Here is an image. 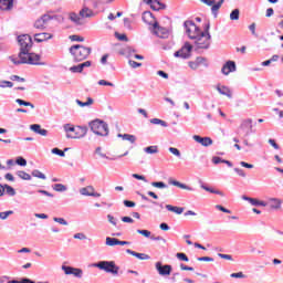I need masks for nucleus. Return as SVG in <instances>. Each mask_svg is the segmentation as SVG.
<instances>
[{
	"instance_id": "1",
	"label": "nucleus",
	"mask_w": 283,
	"mask_h": 283,
	"mask_svg": "<svg viewBox=\"0 0 283 283\" xmlns=\"http://www.w3.org/2000/svg\"><path fill=\"white\" fill-rule=\"evenodd\" d=\"M18 43L20 45V53L19 59H15L14 56H10V61L13 62V65H41L39 61H41V56L36 53H30V50H32V36L30 34H22L18 36Z\"/></svg>"
},
{
	"instance_id": "2",
	"label": "nucleus",
	"mask_w": 283,
	"mask_h": 283,
	"mask_svg": "<svg viewBox=\"0 0 283 283\" xmlns=\"http://www.w3.org/2000/svg\"><path fill=\"white\" fill-rule=\"evenodd\" d=\"M70 54H72L76 63H81V61H85L92 54V48L75 44L70 48Z\"/></svg>"
},
{
	"instance_id": "3",
	"label": "nucleus",
	"mask_w": 283,
	"mask_h": 283,
	"mask_svg": "<svg viewBox=\"0 0 283 283\" xmlns=\"http://www.w3.org/2000/svg\"><path fill=\"white\" fill-rule=\"evenodd\" d=\"M91 132L96 136H109V126L101 119H94L90 124Z\"/></svg>"
},
{
	"instance_id": "4",
	"label": "nucleus",
	"mask_w": 283,
	"mask_h": 283,
	"mask_svg": "<svg viewBox=\"0 0 283 283\" xmlns=\"http://www.w3.org/2000/svg\"><path fill=\"white\" fill-rule=\"evenodd\" d=\"M92 266L105 271L106 273H112V275H118V271H120V268H118L114 261H99L93 263Z\"/></svg>"
},
{
	"instance_id": "5",
	"label": "nucleus",
	"mask_w": 283,
	"mask_h": 283,
	"mask_svg": "<svg viewBox=\"0 0 283 283\" xmlns=\"http://www.w3.org/2000/svg\"><path fill=\"white\" fill-rule=\"evenodd\" d=\"M192 41H195V45L198 50H209L211 45V34L205 35V33H199Z\"/></svg>"
},
{
	"instance_id": "6",
	"label": "nucleus",
	"mask_w": 283,
	"mask_h": 283,
	"mask_svg": "<svg viewBox=\"0 0 283 283\" xmlns=\"http://www.w3.org/2000/svg\"><path fill=\"white\" fill-rule=\"evenodd\" d=\"M237 134H239V136L243 135L245 138L247 136H251V134H253V119H243Z\"/></svg>"
},
{
	"instance_id": "7",
	"label": "nucleus",
	"mask_w": 283,
	"mask_h": 283,
	"mask_svg": "<svg viewBox=\"0 0 283 283\" xmlns=\"http://www.w3.org/2000/svg\"><path fill=\"white\" fill-rule=\"evenodd\" d=\"M184 27H185V30H186V34L191 40L196 39V36L200 33V29L198 28V25H196V22H193L191 20H187L184 23Z\"/></svg>"
},
{
	"instance_id": "8",
	"label": "nucleus",
	"mask_w": 283,
	"mask_h": 283,
	"mask_svg": "<svg viewBox=\"0 0 283 283\" xmlns=\"http://www.w3.org/2000/svg\"><path fill=\"white\" fill-rule=\"evenodd\" d=\"M192 50L193 46L189 42H186L179 51L174 53V56L176 59H190Z\"/></svg>"
},
{
	"instance_id": "9",
	"label": "nucleus",
	"mask_w": 283,
	"mask_h": 283,
	"mask_svg": "<svg viewBox=\"0 0 283 283\" xmlns=\"http://www.w3.org/2000/svg\"><path fill=\"white\" fill-rule=\"evenodd\" d=\"M153 30L154 34H156V36H158L159 39H169V35L171 34L169 29L159 27L158 22H154Z\"/></svg>"
},
{
	"instance_id": "10",
	"label": "nucleus",
	"mask_w": 283,
	"mask_h": 283,
	"mask_svg": "<svg viewBox=\"0 0 283 283\" xmlns=\"http://www.w3.org/2000/svg\"><path fill=\"white\" fill-rule=\"evenodd\" d=\"M155 269L158 272L159 275L165 276V275H171V271H174V268L169 264H163L161 262H157L155 264Z\"/></svg>"
},
{
	"instance_id": "11",
	"label": "nucleus",
	"mask_w": 283,
	"mask_h": 283,
	"mask_svg": "<svg viewBox=\"0 0 283 283\" xmlns=\"http://www.w3.org/2000/svg\"><path fill=\"white\" fill-rule=\"evenodd\" d=\"M143 1L144 3L149 6L151 10H154L155 12L167 9V4L163 3L160 0H143Z\"/></svg>"
},
{
	"instance_id": "12",
	"label": "nucleus",
	"mask_w": 283,
	"mask_h": 283,
	"mask_svg": "<svg viewBox=\"0 0 283 283\" xmlns=\"http://www.w3.org/2000/svg\"><path fill=\"white\" fill-rule=\"evenodd\" d=\"M81 196H90L92 198H101V193L96 192V189H94V186H86L84 188L80 189Z\"/></svg>"
},
{
	"instance_id": "13",
	"label": "nucleus",
	"mask_w": 283,
	"mask_h": 283,
	"mask_svg": "<svg viewBox=\"0 0 283 283\" xmlns=\"http://www.w3.org/2000/svg\"><path fill=\"white\" fill-rule=\"evenodd\" d=\"M85 136H87V126H76L75 135L67 134L66 138H85Z\"/></svg>"
},
{
	"instance_id": "14",
	"label": "nucleus",
	"mask_w": 283,
	"mask_h": 283,
	"mask_svg": "<svg viewBox=\"0 0 283 283\" xmlns=\"http://www.w3.org/2000/svg\"><path fill=\"white\" fill-rule=\"evenodd\" d=\"M192 138L196 143L202 145V147H211V145H213V139H211L210 137H201L200 135H193Z\"/></svg>"
},
{
	"instance_id": "15",
	"label": "nucleus",
	"mask_w": 283,
	"mask_h": 283,
	"mask_svg": "<svg viewBox=\"0 0 283 283\" xmlns=\"http://www.w3.org/2000/svg\"><path fill=\"white\" fill-rule=\"evenodd\" d=\"M92 66V61H86L84 63H81L78 65H74L70 67V72L73 74H81L85 67H91Z\"/></svg>"
},
{
	"instance_id": "16",
	"label": "nucleus",
	"mask_w": 283,
	"mask_h": 283,
	"mask_svg": "<svg viewBox=\"0 0 283 283\" xmlns=\"http://www.w3.org/2000/svg\"><path fill=\"white\" fill-rule=\"evenodd\" d=\"M235 70H237L235 63L233 61H228L222 66L221 72L222 74H224V76H229V74H231V72H235Z\"/></svg>"
},
{
	"instance_id": "17",
	"label": "nucleus",
	"mask_w": 283,
	"mask_h": 283,
	"mask_svg": "<svg viewBox=\"0 0 283 283\" xmlns=\"http://www.w3.org/2000/svg\"><path fill=\"white\" fill-rule=\"evenodd\" d=\"M217 92L221 94V96H227L228 98H233V94L231 93V88L229 86H216Z\"/></svg>"
},
{
	"instance_id": "18",
	"label": "nucleus",
	"mask_w": 283,
	"mask_h": 283,
	"mask_svg": "<svg viewBox=\"0 0 283 283\" xmlns=\"http://www.w3.org/2000/svg\"><path fill=\"white\" fill-rule=\"evenodd\" d=\"M169 185L178 187L179 189H185L186 191H196V189H193L191 186H187L186 184H182L178 180L170 179Z\"/></svg>"
},
{
	"instance_id": "19",
	"label": "nucleus",
	"mask_w": 283,
	"mask_h": 283,
	"mask_svg": "<svg viewBox=\"0 0 283 283\" xmlns=\"http://www.w3.org/2000/svg\"><path fill=\"white\" fill-rule=\"evenodd\" d=\"M35 43H43V41H50L52 39V34L50 33H35L34 35Z\"/></svg>"
},
{
	"instance_id": "20",
	"label": "nucleus",
	"mask_w": 283,
	"mask_h": 283,
	"mask_svg": "<svg viewBox=\"0 0 283 283\" xmlns=\"http://www.w3.org/2000/svg\"><path fill=\"white\" fill-rule=\"evenodd\" d=\"M31 132H34V134H39L40 136H48V129L41 128V125L39 124H32L30 126Z\"/></svg>"
},
{
	"instance_id": "21",
	"label": "nucleus",
	"mask_w": 283,
	"mask_h": 283,
	"mask_svg": "<svg viewBox=\"0 0 283 283\" xmlns=\"http://www.w3.org/2000/svg\"><path fill=\"white\" fill-rule=\"evenodd\" d=\"M126 253H128V255H133L134 258H137V260H149L150 259L149 254L138 253V252H136L134 250H129V249L126 250Z\"/></svg>"
},
{
	"instance_id": "22",
	"label": "nucleus",
	"mask_w": 283,
	"mask_h": 283,
	"mask_svg": "<svg viewBox=\"0 0 283 283\" xmlns=\"http://www.w3.org/2000/svg\"><path fill=\"white\" fill-rule=\"evenodd\" d=\"M199 185H200L201 189H203L205 191H208L209 193H216L217 196L224 197V192H222L220 190H216L213 188H209V186H206L205 182H202V180L199 181Z\"/></svg>"
},
{
	"instance_id": "23",
	"label": "nucleus",
	"mask_w": 283,
	"mask_h": 283,
	"mask_svg": "<svg viewBox=\"0 0 283 283\" xmlns=\"http://www.w3.org/2000/svg\"><path fill=\"white\" fill-rule=\"evenodd\" d=\"M144 23H148V25H151L153 21H156V18H154V13L151 11H145L142 17Z\"/></svg>"
},
{
	"instance_id": "24",
	"label": "nucleus",
	"mask_w": 283,
	"mask_h": 283,
	"mask_svg": "<svg viewBox=\"0 0 283 283\" xmlns=\"http://www.w3.org/2000/svg\"><path fill=\"white\" fill-rule=\"evenodd\" d=\"M14 0H0V10H12Z\"/></svg>"
},
{
	"instance_id": "25",
	"label": "nucleus",
	"mask_w": 283,
	"mask_h": 283,
	"mask_svg": "<svg viewBox=\"0 0 283 283\" xmlns=\"http://www.w3.org/2000/svg\"><path fill=\"white\" fill-rule=\"evenodd\" d=\"M80 17L83 19H91V17H94V11H92V9L84 7L81 11H80Z\"/></svg>"
},
{
	"instance_id": "26",
	"label": "nucleus",
	"mask_w": 283,
	"mask_h": 283,
	"mask_svg": "<svg viewBox=\"0 0 283 283\" xmlns=\"http://www.w3.org/2000/svg\"><path fill=\"white\" fill-rule=\"evenodd\" d=\"M70 21H72V23H75V25H83V18L81 17V14H76L74 12L70 13L69 17Z\"/></svg>"
},
{
	"instance_id": "27",
	"label": "nucleus",
	"mask_w": 283,
	"mask_h": 283,
	"mask_svg": "<svg viewBox=\"0 0 283 283\" xmlns=\"http://www.w3.org/2000/svg\"><path fill=\"white\" fill-rule=\"evenodd\" d=\"M223 3H224V0H219L217 3L211 6V12H212V17H214V19H218V10H220V8H222Z\"/></svg>"
},
{
	"instance_id": "28",
	"label": "nucleus",
	"mask_w": 283,
	"mask_h": 283,
	"mask_svg": "<svg viewBox=\"0 0 283 283\" xmlns=\"http://www.w3.org/2000/svg\"><path fill=\"white\" fill-rule=\"evenodd\" d=\"M166 209H167V211H171L172 213H177V216L182 214L184 211H185V208L176 207V206H171V205H166Z\"/></svg>"
},
{
	"instance_id": "29",
	"label": "nucleus",
	"mask_w": 283,
	"mask_h": 283,
	"mask_svg": "<svg viewBox=\"0 0 283 283\" xmlns=\"http://www.w3.org/2000/svg\"><path fill=\"white\" fill-rule=\"evenodd\" d=\"M118 138H122V140H128L132 145L136 143V136L135 135H129V134H118Z\"/></svg>"
},
{
	"instance_id": "30",
	"label": "nucleus",
	"mask_w": 283,
	"mask_h": 283,
	"mask_svg": "<svg viewBox=\"0 0 283 283\" xmlns=\"http://www.w3.org/2000/svg\"><path fill=\"white\" fill-rule=\"evenodd\" d=\"M270 207L272 209H281L282 208V200L277 198L270 199Z\"/></svg>"
},
{
	"instance_id": "31",
	"label": "nucleus",
	"mask_w": 283,
	"mask_h": 283,
	"mask_svg": "<svg viewBox=\"0 0 283 283\" xmlns=\"http://www.w3.org/2000/svg\"><path fill=\"white\" fill-rule=\"evenodd\" d=\"M75 103L80 107H90V105H94V99L92 97H87L86 102H81V99H76Z\"/></svg>"
},
{
	"instance_id": "32",
	"label": "nucleus",
	"mask_w": 283,
	"mask_h": 283,
	"mask_svg": "<svg viewBox=\"0 0 283 283\" xmlns=\"http://www.w3.org/2000/svg\"><path fill=\"white\" fill-rule=\"evenodd\" d=\"M31 176H33V178H39L40 180H46L48 179L45 174L41 172L39 169L32 170Z\"/></svg>"
},
{
	"instance_id": "33",
	"label": "nucleus",
	"mask_w": 283,
	"mask_h": 283,
	"mask_svg": "<svg viewBox=\"0 0 283 283\" xmlns=\"http://www.w3.org/2000/svg\"><path fill=\"white\" fill-rule=\"evenodd\" d=\"M4 192H6L7 196H11V197L17 196V190H14L12 188V186H10L8 184H4Z\"/></svg>"
},
{
	"instance_id": "34",
	"label": "nucleus",
	"mask_w": 283,
	"mask_h": 283,
	"mask_svg": "<svg viewBox=\"0 0 283 283\" xmlns=\"http://www.w3.org/2000/svg\"><path fill=\"white\" fill-rule=\"evenodd\" d=\"M145 154L153 156L154 154H158V146H148L144 148Z\"/></svg>"
},
{
	"instance_id": "35",
	"label": "nucleus",
	"mask_w": 283,
	"mask_h": 283,
	"mask_svg": "<svg viewBox=\"0 0 283 283\" xmlns=\"http://www.w3.org/2000/svg\"><path fill=\"white\" fill-rule=\"evenodd\" d=\"M117 245H118L117 238H112V237L106 238V247H117Z\"/></svg>"
},
{
	"instance_id": "36",
	"label": "nucleus",
	"mask_w": 283,
	"mask_h": 283,
	"mask_svg": "<svg viewBox=\"0 0 283 283\" xmlns=\"http://www.w3.org/2000/svg\"><path fill=\"white\" fill-rule=\"evenodd\" d=\"M17 176L21 178V180H32V176H30V174L23 171V170H19L17 172Z\"/></svg>"
},
{
	"instance_id": "37",
	"label": "nucleus",
	"mask_w": 283,
	"mask_h": 283,
	"mask_svg": "<svg viewBox=\"0 0 283 283\" xmlns=\"http://www.w3.org/2000/svg\"><path fill=\"white\" fill-rule=\"evenodd\" d=\"M53 190L63 193V191H67V186L63 184H55L53 185Z\"/></svg>"
},
{
	"instance_id": "38",
	"label": "nucleus",
	"mask_w": 283,
	"mask_h": 283,
	"mask_svg": "<svg viewBox=\"0 0 283 283\" xmlns=\"http://www.w3.org/2000/svg\"><path fill=\"white\" fill-rule=\"evenodd\" d=\"M240 19V9H234L230 13V21H238Z\"/></svg>"
},
{
	"instance_id": "39",
	"label": "nucleus",
	"mask_w": 283,
	"mask_h": 283,
	"mask_svg": "<svg viewBox=\"0 0 283 283\" xmlns=\"http://www.w3.org/2000/svg\"><path fill=\"white\" fill-rule=\"evenodd\" d=\"M15 103H18V105H23L24 107H31V109H34V104L23 101L21 98H17Z\"/></svg>"
},
{
	"instance_id": "40",
	"label": "nucleus",
	"mask_w": 283,
	"mask_h": 283,
	"mask_svg": "<svg viewBox=\"0 0 283 283\" xmlns=\"http://www.w3.org/2000/svg\"><path fill=\"white\" fill-rule=\"evenodd\" d=\"M33 27L35 30H45V24L41 18L34 22Z\"/></svg>"
},
{
	"instance_id": "41",
	"label": "nucleus",
	"mask_w": 283,
	"mask_h": 283,
	"mask_svg": "<svg viewBox=\"0 0 283 283\" xmlns=\"http://www.w3.org/2000/svg\"><path fill=\"white\" fill-rule=\"evenodd\" d=\"M151 125H161V127H168L167 122L159 119V118H151Z\"/></svg>"
},
{
	"instance_id": "42",
	"label": "nucleus",
	"mask_w": 283,
	"mask_h": 283,
	"mask_svg": "<svg viewBox=\"0 0 283 283\" xmlns=\"http://www.w3.org/2000/svg\"><path fill=\"white\" fill-rule=\"evenodd\" d=\"M151 187H156L157 189H167V184L164 181H153Z\"/></svg>"
},
{
	"instance_id": "43",
	"label": "nucleus",
	"mask_w": 283,
	"mask_h": 283,
	"mask_svg": "<svg viewBox=\"0 0 283 283\" xmlns=\"http://www.w3.org/2000/svg\"><path fill=\"white\" fill-rule=\"evenodd\" d=\"M195 62L199 66L205 65V67H209V64L207 63V59H205L202 56H198Z\"/></svg>"
},
{
	"instance_id": "44",
	"label": "nucleus",
	"mask_w": 283,
	"mask_h": 283,
	"mask_svg": "<svg viewBox=\"0 0 283 283\" xmlns=\"http://www.w3.org/2000/svg\"><path fill=\"white\" fill-rule=\"evenodd\" d=\"M7 283H36V282H34L33 280H30L28 277H22L20 281L11 280V281H8Z\"/></svg>"
},
{
	"instance_id": "45",
	"label": "nucleus",
	"mask_w": 283,
	"mask_h": 283,
	"mask_svg": "<svg viewBox=\"0 0 283 283\" xmlns=\"http://www.w3.org/2000/svg\"><path fill=\"white\" fill-rule=\"evenodd\" d=\"M95 154H97V156H101V158H106V160H116V158H109L107 155L103 154L101 147H97L95 149Z\"/></svg>"
},
{
	"instance_id": "46",
	"label": "nucleus",
	"mask_w": 283,
	"mask_h": 283,
	"mask_svg": "<svg viewBox=\"0 0 283 283\" xmlns=\"http://www.w3.org/2000/svg\"><path fill=\"white\" fill-rule=\"evenodd\" d=\"M72 275H74V277H77L78 280H81V277H83V270L80 268H74Z\"/></svg>"
},
{
	"instance_id": "47",
	"label": "nucleus",
	"mask_w": 283,
	"mask_h": 283,
	"mask_svg": "<svg viewBox=\"0 0 283 283\" xmlns=\"http://www.w3.org/2000/svg\"><path fill=\"white\" fill-rule=\"evenodd\" d=\"M13 213L14 211L12 210L0 212V220H6L7 218H10V216H12Z\"/></svg>"
},
{
	"instance_id": "48",
	"label": "nucleus",
	"mask_w": 283,
	"mask_h": 283,
	"mask_svg": "<svg viewBox=\"0 0 283 283\" xmlns=\"http://www.w3.org/2000/svg\"><path fill=\"white\" fill-rule=\"evenodd\" d=\"M62 271H64L65 275H72L74 273V268L70 265H62Z\"/></svg>"
},
{
	"instance_id": "49",
	"label": "nucleus",
	"mask_w": 283,
	"mask_h": 283,
	"mask_svg": "<svg viewBox=\"0 0 283 283\" xmlns=\"http://www.w3.org/2000/svg\"><path fill=\"white\" fill-rule=\"evenodd\" d=\"M51 154H54L55 156H60L61 158H65V151H63L59 148H53L51 150Z\"/></svg>"
},
{
	"instance_id": "50",
	"label": "nucleus",
	"mask_w": 283,
	"mask_h": 283,
	"mask_svg": "<svg viewBox=\"0 0 283 283\" xmlns=\"http://www.w3.org/2000/svg\"><path fill=\"white\" fill-rule=\"evenodd\" d=\"M176 258H178L181 262H189V256L182 252H178L176 254Z\"/></svg>"
},
{
	"instance_id": "51",
	"label": "nucleus",
	"mask_w": 283,
	"mask_h": 283,
	"mask_svg": "<svg viewBox=\"0 0 283 283\" xmlns=\"http://www.w3.org/2000/svg\"><path fill=\"white\" fill-rule=\"evenodd\" d=\"M15 165H19L20 167H25V165H28V160H25V158L23 157H18L15 159Z\"/></svg>"
},
{
	"instance_id": "52",
	"label": "nucleus",
	"mask_w": 283,
	"mask_h": 283,
	"mask_svg": "<svg viewBox=\"0 0 283 283\" xmlns=\"http://www.w3.org/2000/svg\"><path fill=\"white\" fill-rule=\"evenodd\" d=\"M128 65H129L130 67H133V70H136L137 67H143V63L136 62V61H133V60H129V61H128Z\"/></svg>"
},
{
	"instance_id": "53",
	"label": "nucleus",
	"mask_w": 283,
	"mask_h": 283,
	"mask_svg": "<svg viewBox=\"0 0 283 283\" xmlns=\"http://www.w3.org/2000/svg\"><path fill=\"white\" fill-rule=\"evenodd\" d=\"M0 87L6 88V87H14V83L10 81H0Z\"/></svg>"
},
{
	"instance_id": "54",
	"label": "nucleus",
	"mask_w": 283,
	"mask_h": 283,
	"mask_svg": "<svg viewBox=\"0 0 283 283\" xmlns=\"http://www.w3.org/2000/svg\"><path fill=\"white\" fill-rule=\"evenodd\" d=\"M54 222H57V224H62L63 227H67V221L64 218L55 217L53 218Z\"/></svg>"
},
{
	"instance_id": "55",
	"label": "nucleus",
	"mask_w": 283,
	"mask_h": 283,
	"mask_svg": "<svg viewBox=\"0 0 283 283\" xmlns=\"http://www.w3.org/2000/svg\"><path fill=\"white\" fill-rule=\"evenodd\" d=\"M115 36L116 39H118V41H125L127 43V41H129V39L127 38L126 34H120L118 32H115Z\"/></svg>"
},
{
	"instance_id": "56",
	"label": "nucleus",
	"mask_w": 283,
	"mask_h": 283,
	"mask_svg": "<svg viewBox=\"0 0 283 283\" xmlns=\"http://www.w3.org/2000/svg\"><path fill=\"white\" fill-rule=\"evenodd\" d=\"M168 151H170V154H172L177 158H180V156H181L180 150L178 148L170 147V148H168Z\"/></svg>"
},
{
	"instance_id": "57",
	"label": "nucleus",
	"mask_w": 283,
	"mask_h": 283,
	"mask_svg": "<svg viewBox=\"0 0 283 283\" xmlns=\"http://www.w3.org/2000/svg\"><path fill=\"white\" fill-rule=\"evenodd\" d=\"M137 233H139V235H144V238H151V231L149 230H137Z\"/></svg>"
},
{
	"instance_id": "58",
	"label": "nucleus",
	"mask_w": 283,
	"mask_h": 283,
	"mask_svg": "<svg viewBox=\"0 0 283 283\" xmlns=\"http://www.w3.org/2000/svg\"><path fill=\"white\" fill-rule=\"evenodd\" d=\"M70 40L83 43V41H85V38L74 34V35H70Z\"/></svg>"
},
{
	"instance_id": "59",
	"label": "nucleus",
	"mask_w": 283,
	"mask_h": 283,
	"mask_svg": "<svg viewBox=\"0 0 283 283\" xmlns=\"http://www.w3.org/2000/svg\"><path fill=\"white\" fill-rule=\"evenodd\" d=\"M64 132H66V134H69V132H73L75 134L76 132V127L70 125V124H65L64 125Z\"/></svg>"
},
{
	"instance_id": "60",
	"label": "nucleus",
	"mask_w": 283,
	"mask_h": 283,
	"mask_svg": "<svg viewBox=\"0 0 283 283\" xmlns=\"http://www.w3.org/2000/svg\"><path fill=\"white\" fill-rule=\"evenodd\" d=\"M97 85H106V86H108V87H115L114 83L108 82V81H105V80H99V81L97 82Z\"/></svg>"
},
{
	"instance_id": "61",
	"label": "nucleus",
	"mask_w": 283,
	"mask_h": 283,
	"mask_svg": "<svg viewBox=\"0 0 283 283\" xmlns=\"http://www.w3.org/2000/svg\"><path fill=\"white\" fill-rule=\"evenodd\" d=\"M209 30H211V24L208 22L205 24L203 31L200 30V33L207 36V34H211L209 33Z\"/></svg>"
},
{
	"instance_id": "62",
	"label": "nucleus",
	"mask_w": 283,
	"mask_h": 283,
	"mask_svg": "<svg viewBox=\"0 0 283 283\" xmlns=\"http://www.w3.org/2000/svg\"><path fill=\"white\" fill-rule=\"evenodd\" d=\"M107 220L111 224H113V227H116L118 220L116 218H114V216L112 214H107Z\"/></svg>"
},
{
	"instance_id": "63",
	"label": "nucleus",
	"mask_w": 283,
	"mask_h": 283,
	"mask_svg": "<svg viewBox=\"0 0 283 283\" xmlns=\"http://www.w3.org/2000/svg\"><path fill=\"white\" fill-rule=\"evenodd\" d=\"M52 19H54V17H52V15H50V14H43V15L41 17V20L44 22L45 25H46V23H48L49 21H52Z\"/></svg>"
},
{
	"instance_id": "64",
	"label": "nucleus",
	"mask_w": 283,
	"mask_h": 283,
	"mask_svg": "<svg viewBox=\"0 0 283 283\" xmlns=\"http://www.w3.org/2000/svg\"><path fill=\"white\" fill-rule=\"evenodd\" d=\"M124 207H128L129 209L136 207V202L129 201V200H124Z\"/></svg>"
}]
</instances>
